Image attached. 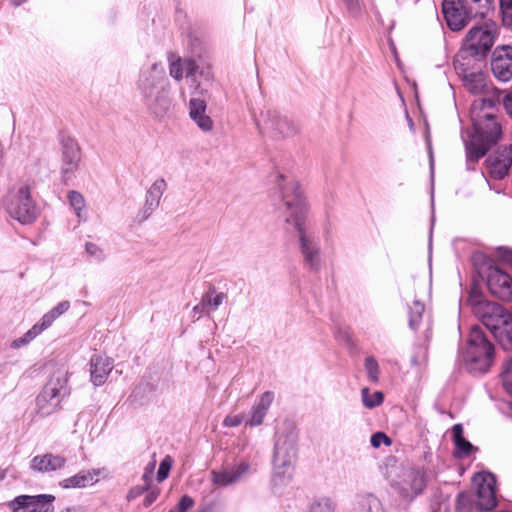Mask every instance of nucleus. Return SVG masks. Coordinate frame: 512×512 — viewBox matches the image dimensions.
<instances>
[{"mask_svg": "<svg viewBox=\"0 0 512 512\" xmlns=\"http://www.w3.org/2000/svg\"><path fill=\"white\" fill-rule=\"evenodd\" d=\"M502 103L507 114L512 118V94L493 88L491 98L483 97L471 106L473 129L463 134L466 151V166L474 170V164L497 144L502 135L500 123L494 114L496 104Z\"/></svg>", "mask_w": 512, "mask_h": 512, "instance_id": "f257e3e1", "label": "nucleus"}, {"mask_svg": "<svg viewBox=\"0 0 512 512\" xmlns=\"http://www.w3.org/2000/svg\"><path fill=\"white\" fill-rule=\"evenodd\" d=\"M282 181L283 184L279 186L287 213L286 223L293 225L297 232L304 266L310 271L318 272L322 267L320 240L307 220L308 209L300 185L294 180Z\"/></svg>", "mask_w": 512, "mask_h": 512, "instance_id": "f03ea898", "label": "nucleus"}, {"mask_svg": "<svg viewBox=\"0 0 512 512\" xmlns=\"http://www.w3.org/2000/svg\"><path fill=\"white\" fill-rule=\"evenodd\" d=\"M136 86L144 105L151 113L159 117L168 111L171 99L162 65L153 63L142 67Z\"/></svg>", "mask_w": 512, "mask_h": 512, "instance_id": "7ed1b4c3", "label": "nucleus"}, {"mask_svg": "<svg viewBox=\"0 0 512 512\" xmlns=\"http://www.w3.org/2000/svg\"><path fill=\"white\" fill-rule=\"evenodd\" d=\"M469 302L473 306L474 313L482 319L483 324L491 331L503 349H511L512 315L501 305L482 300L475 292L471 293Z\"/></svg>", "mask_w": 512, "mask_h": 512, "instance_id": "20e7f679", "label": "nucleus"}, {"mask_svg": "<svg viewBox=\"0 0 512 512\" xmlns=\"http://www.w3.org/2000/svg\"><path fill=\"white\" fill-rule=\"evenodd\" d=\"M497 25L494 22H485L480 26L472 27L463 40L462 46L455 59L483 62L494 45L497 37Z\"/></svg>", "mask_w": 512, "mask_h": 512, "instance_id": "39448f33", "label": "nucleus"}, {"mask_svg": "<svg viewBox=\"0 0 512 512\" xmlns=\"http://www.w3.org/2000/svg\"><path fill=\"white\" fill-rule=\"evenodd\" d=\"M495 477L492 473L481 472L473 477L477 487L475 497L468 493H460L456 501V512L490 511L496 506Z\"/></svg>", "mask_w": 512, "mask_h": 512, "instance_id": "423d86ee", "label": "nucleus"}, {"mask_svg": "<svg viewBox=\"0 0 512 512\" xmlns=\"http://www.w3.org/2000/svg\"><path fill=\"white\" fill-rule=\"evenodd\" d=\"M494 360V346L478 326L471 328L467 346L463 352L466 368L473 373H485Z\"/></svg>", "mask_w": 512, "mask_h": 512, "instance_id": "0eeeda50", "label": "nucleus"}, {"mask_svg": "<svg viewBox=\"0 0 512 512\" xmlns=\"http://www.w3.org/2000/svg\"><path fill=\"white\" fill-rule=\"evenodd\" d=\"M432 477L433 473L424 467H406L393 480L392 487L409 503L424 492Z\"/></svg>", "mask_w": 512, "mask_h": 512, "instance_id": "6e6552de", "label": "nucleus"}, {"mask_svg": "<svg viewBox=\"0 0 512 512\" xmlns=\"http://www.w3.org/2000/svg\"><path fill=\"white\" fill-rule=\"evenodd\" d=\"M9 215L23 225L32 224L39 215V209L31 196L28 185L14 187L6 198Z\"/></svg>", "mask_w": 512, "mask_h": 512, "instance_id": "1a4fd4ad", "label": "nucleus"}, {"mask_svg": "<svg viewBox=\"0 0 512 512\" xmlns=\"http://www.w3.org/2000/svg\"><path fill=\"white\" fill-rule=\"evenodd\" d=\"M68 393L66 372L58 370L36 398L37 411L42 416L55 412L61 399Z\"/></svg>", "mask_w": 512, "mask_h": 512, "instance_id": "9d476101", "label": "nucleus"}, {"mask_svg": "<svg viewBox=\"0 0 512 512\" xmlns=\"http://www.w3.org/2000/svg\"><path fill=\"white\" fill-rule=\"evenodd\" d=\"M257 126L261 133L269 134L276 139L292 137L299 130L291 119L272 109L261 114Z\"/></svg>", "mask_w": 512, "mask_h": 512, "instance_id": "9b49d317", "label": "nucleus"}, {"mask_svg": "<svg viewBox=\"0 0 512 512\" xmlns=\"http://www.w3.org/2000/svg\"><path fill=\"white\" fill-rule=\"evenodd\" d=\"M60 174L64 183L75 178L82 161V151L78 142L66 135L60 138Z\"/></svg>", "mask_w": 512, "mask_h": 512, "instance_id": "f8f14e48", "label": "nucleus"}, {"mask_svg": "<svg viewBox=\"0 0 512 512\" xmlns=\"http://www.w3.org/2000/svg\"><path fill=\"white\" fill-rule=\"evenodd\" d=\"M298 431L292 422H284L276 432L274 459L282 464L285 461L294 462L297 455Z\"/></svg>", "mask_w": 512, "mask_h": 512, "instance_id": "ddd939ff", "label": "nucleus"}, {"mask_svg": "<svg viewBox=\"0 0 512 512\" xmlns=\"http://www.w3.org/2000/svg\"><path fill=\"white\" fill-rule=\"evenodd\" d=\"M482 67L483 62L454 59V68L464 87L473 94H479L486 88V76Z\"/></svg>", "mask_w": 512, "mask_h": 512, "instance_id": "4468645a", "label": "nucleus"}, {"mask_svg": "<svg viewBox=\"0 0 512 512\" xmlns=\"http://www.w3.org/2000/svg\"><path fill=\"white\" fill-rule=\"evenodd\" d=\"M55 497L48 494L20 495L8 503L12 512H54Z\"/></svg>", "mask_w": 512, "mask_h": 512, "instance_id": "2eb2a0df", "label": "nucleus"}, {"mask_svg": "<svg viewBox=\"0 0 512 512\" xmlns=\"http://www.w3.org/2000/svg\"><path fill=\"white\" fill-rule=\"evenodd\" d=\"M255 471V467L249 462L239 461L231 467L224 468L220 471L213 470L211 472L212 482L216 486L226 487L245 479Z\"/></svg>", "mask_w": 512, "mask_h": 512, "instance_id": "dca6fc26", "label": "nucleus"}, {"mask_svg": "<svg viewBox=\"0 0 512 512\" xmlns=\"http://www.w3.org/2000/svg\"><path fill=\"white\" fill-rule=\"evenodd\" d=\"M487 286L495 297L504 301L512 300V279L498 267L489 268Z\"/></svg>", "mask_w": 512, "mask_h": 512, "instance_id": "f3484780", "label": "nucleus"}, {"mask_svg": "<svg viewBox=\"0 0 512 512\" xmlns=\"http://www.w3.org/2000/svg\"><path fill=\"white\" fill-rule=\"evenodd\" d=\"M491 70L494 77L501 82L512 79V47H497L492 54Z\"/></svg>", "mask_w": 512, "mask_h": 512, "instance_id": "a211bd4d", "label": "nucleus"}, {"mask_svg": "<svg viewBox=\"0 0 512 512\" xmlns=\"http://www.w3.org/2000/svg\"><path fill=\"white\" fill-rule=\"evenodd\" d=\"M107 470L105 468H93L81 470L75 475L67 477L59 482L63 489H80L93 486L99 481L100 477L105 478Z\"/></svg>", "mask_w": 512, "mask_h": 512, "instance_id": "6ab92c4d", "label": "nucleus"}, {"mask_svg": "<svg viewBox=\"0 0 512 512\" xmlns=\"http://www.w3.org/2000/svg\"><path fill=\"white\" fill-rule=\"evenodd\" d=\"M486 164L491 177L498 180L503 179L512 166V146L498 149L486 159Z\"/></svg>", "mask_w": 512, "mask_h": 512, "instance_id": "aec40b11", "label": "nucleus"}, {"mask_svg": "<svg viewBox=\"0 0 512 512\" xmlns=\"http://www.w3.org/2000/svg\"><path fill=\"white\" fill-rule=\"evenodd\" d=\"M458 3V0H444L442 4L446 24L453 31H460L473 18L465 13V10Z\"/></svg>", "mask_w": 512, "mask_h": 512, "instance_id": "412c9836", "label": "nucleus"}, {"mask_svg": "<svg viewBox=\"0 0 512 512\" xmlns=\"http://www.w3.org/2000/svg\"><path fill=\"white\" fill-rule=\"evenodd\" d=\"M67 459L58 454L45 453L34 456L30 461V468L40 473H51L63 469Z\"/></svg>", "mask_w": 512, "mask_h": 512, "instance_id": "4be33fe9", "label": "nucleus"}, {"mask_svg": "<svg viewBox=\"0 0 512 512\" xmlns=\"http://www.w3.org/2000/svg\"><path fill=\"white\" fill-rule=\"evenodd\" d=\"M113 369V360L102 354H95L90 359L91 381L95 386L103 385Z\"/></svg>", "mask_w": 512, "mask_h": 512, "instance_id": "5701e85b", "label": "nucleus"}, {"mask_svg": "<svg viewBox=\"0 0 512 512\" xmlns=\"http://www.w3.org/2000/svg\"><path fill=\"white\" fill-rule=\"evenodd\" d=\"M206 101L200 98L192 97L189 101V115L199 129L203 132H210L213 129V121L206 114Z\"/></svg>", "mask_w": 512, "mask_h": 512, "instance_id": "b1692460", "label": "nucleus"}, {"mask_svg": "<svg viewBox=\"0 0 512 512\" xmlns=\"http://www.w3.org/2000/svg\"><path fill=\"white\" fill-rule=\"evenodd\" d=\"M274 400V393L271 391L264 392L258 402H256L250 411L249 419L245 422L246 426L254 427L262 424L268 409Z\"/></svg>", "mask_w": 512, "mask_h": 512, "instance_id": "393cba45", "label": "nucleus"}, {"mask_svg": "<svg viewBox=\"0 0 512 512\" xmlns=\"http://www.w3.org/2000/svg\"><path fill=\"white\" fill-rule=\"evenodd\" d=\"M465 13L473 18H484L493 9L492 0H458Z\"/></svg>", "mask_w": 512, "mask_h": 512, "instance_id": "a878e982", "label": "nucleus"}, {"mask_svg": "<svg viewBox=\"0 0 512 512\" xmlns=\"http://www.w3.org/2000/svg\"><path fill=\"white\" fill-rule=\"evenodd\" d=\"M293 463L285 461L284 464L273 458V475L272 483L274 486H282L287 484L293 475Z\"/></svg>", "mask_w": 512, "mask_h": 512, "instance_id": "bb28decb", "label": "nucleus"}, {"mask_svg": "<svg viewBox=\"0 0 512 512\" xmlns=\"http://www.w3.org/2000/svg\"><path fill=\"white\" fill-rule=\"evenodd\" d=\"M453 441L456 446V453L459 457H467L475 449L474 446L463 436V427L461 424H455L452 427Z\"/></svg>", "mask_w": 512, "mask_h": 512, "instance_id": "cd10ccee", "label": "nucleus"}, {"mask_svg": "<svg viewBox=\"0 0 512 512\" xmlns=\"http://www.w3.org/2000/svg\"><path fill=\"white\" fill-rule=\"evenodd\" d=\"M166 189L167 183L163 178L155 180L146 192L144 203L157 209Z\"/></svg>", "mask_w": 512, "mask_h": 512, "instance_id": "c85d7f7f", "label": "nucleus"}, {"mask_svg": "<svg viewBox=\"0 0 512 512\" xmlns=\"http://www.w3.org/2000/svg\"><path fill=\"white\" fill-rule=\"evenodd\" d=\"M70 308L69 301H62L58 303L54 308H52L50 311L45 313L42 318L39 320L38 324L43 328L45 331L48 329L53 322L62 314H64L68 309Z\"/></svg>", "mask_w": 512, "mask_h": 512, "instance_id": "c756f323", "label": "nucleus"}, {"mask_svg": "<svg viewBox=\"0 0 512 512\" xmlns=\"http://www.w3.org/2000/svg\"><path fill=\"white\" fill-rule=\"evenodd\" d=\"M203 304L206 305L208 311H216L224 301L227 300V294L224 292H217L214 287H211L206 293L202 295Z\"/></svg>", "mask_w": 512, "mask_h": 512, "instance_id": "7c9ffc66", "label": "nucleus"}, {"mask_svg": "<svg viewBox=\"0 0 512 512\" xmlns=\"http://www.w3.org/2000/svg\"><path fill=\"white\" fill-rule=\"evenodd\" d=\"M358 512H387L381 501L372 494L364 495L358 503Z\"/></svg>", "mask_w": 512, "mask_h": 512, "instance_id": "2f4dec72", "label": "nucleus"}, {"mask_svg": "<svg viewBox=\"0 0 512 512\" xmlns=\"http://www.w3.org/2000/svg\"><path fill=\"white\" fill-rule=\"evenodd\" d=\"M43 331V328L37 322L23 336L14 339L11 342L10 347L13 349H20L32 342Z\"/></svg>", "mask_w": 512, "mask_h": 512, "instance_id": "473e14b6", "label": "nucleus"}, {"mask_svg": "<svg viewBox=\"0 0 512 512\" xmlns=\"http://www.w3.org/2000/svg\"><path fill=\"white\" fill-rule=\"evenodd\" d=\"M361 399L366 408L373 409L382 404L384 395L380 391L371 392L368 387H364L361 390Z\"/></svg>", "mask_w": 512, "mask_h": 512, "instance_id": "72a5a7b5", "label": "nucleus"}, {"mask_svg": "<svg viewBox=\"0 0 512 512\" xmlns=\"http://www.w3.org/2000/svg\"><path fill=\"white\" fill-rule=\"evenodd\" d=\"M364 368L367 379L372 384H378L380 381V367L376 358L372 355L367 356L364 360Z\"/></svg>", "mask_w": 512, "mask_h": 512, "instance_id": "f704fd0d", "label": "nucleus"}, {"mask_svg": "<svg viewBox=\"0 0 512 512\" xmlns=\"http://www.w3.org/2000/svg\"><path fill=\"white\" fill-rule=\"evenodd\" d=\"M425 311V306L419 300L413 301L412 306L409 308V326L412 330H417L422 321V316Z\"/></svg>", "mask_w": 512, "mask_h": 512, "instance_id": "c9c22d12", "label": "nucleus"}, {"mask_svg": "<svg viewBox=\"0 0 512 512\" xmlns=\"http://www.w3.org/2000/svg\"><path fill=\"white\" fill-rule=\"evenodd\" d=\"M67 199L69 205L74 210L76 216L79 219H82V213L86 208V203L83 195L78 191L72 190L68 193Z\"/></svg>", "mask_w": 512, "mask_h": 512, "instance_id": "e433bc0d", "label": "nucleus"}, {"mask_svg": "<svg viewBox=\"0 0 512 512\" xmlns=\"http://www.w3.org/2000/svg\"><path fill=\"white\" fill-rule=\"evenodd\" d=\"M335 504L330 498H319L311 503L307 512H334Z\"/></svg>", "mask_w": 512, "mask_h": 512, "instance_id": "4c0bfd02", "label": "nucleus"}, {"mask_svg": "<svg viewBox=\"0 0 512 512\" xmlns=\"http://www.w3.org/2000/svg\"><path fill=\"white\" fill-rule=\"evenodd\" d=\"M169 74L175 80H181L184 75V59H170Z\"/></svg>", "mask_w": 512, "mask_h": 512, "instance_id": "58836bf2", "label": "nucleus"}, {"mask_svg": "<svg viewBox=\"0 0 512 512\" xmlns=\"http://www.w3.org/2000/svg\"><path fill=\"white\" fill-rule=\"evenodd\" d=\"M501 376L504 388L512 395V356L505 362Z\"/></svg>", "mask_w": 512, "mask_h": 512, "instance_id": "ea45409f", "label": "nucleus"}, {"mask_svg": "<svg viewBox=\"0 0 512 512\" xmlns=\"http://www.w3.org/2000/svg\"><path fill=\"white\" fill-rule=\"evenodd\" d=\"M502 22L504 26H512V0H500Z\"/></svg>", "mask_w": 512, "mask_h": 512, "instance_id": "a19ab883", "label": "nucleus"}, {"mask_svg": "<svg viewBox=\"0 0 512 512\" xmlns=\"http://www.w3.org/2000/svg\"><path fill=\"white\" fill-rule=\"evenodd\" d=\"M342 2L352 17H359L364 10V4L361 0H342Z\"/></svg>", "mask_w": 512, "mask_h": 512, "instance_id": "79ce46f5", "label": "nucleus"}, {"mask_svg": "<svg viewBox=\"0 0 512 512\" xmlns=\"http://www.w3.org/2000/svg\"><path fill=\"white\" fill-rule=\"evenodd\" d=\"M85 250L91 258L98 262H102L106 258L103 249L95 243L87 242L85 244Z\"/></svg>", "mask_w": 512, "mask_h": 512, "instance_id": "37998d69", "label": "nucleus"}, {"mask_svg": "<svg viewBox=\"0 0 512 512\" xmlns=\"http://www.w3.org/2000/svg\"><path fill=\"white\" fill-rule=\"evenodd\" d=\"M172 463L173 459L169 455L165 456L164 459L160 462L159 469L157 471L158 482H162L168 477Z\"/></svg>", "mask_w": 512, "mask_h": 512, "instance_id": "c03bdc74", "label": "nucleus"}, {"mask_svg": "<svg viewBox=\"0 0 512 512\" xmlns=\"http://www.w3.org/2000/svg\"><path fill=\"white\" fill-rule=\"evenodd\" d=\"M194 500L189 495L181 497L178 504L172 508L169 512H188L194 506Z\"/></svg>", "mask_w": 512, "mask_h": 512, "instance_id": "a18cd8bd", "label": "nucleus"}, {"mask_svg": "<svg viewBox=\"0 0 512 512\" xmlns=\"http://www.w3.org/2000/svg\"><path fill=\"white\" fill-rule=\"evenodd\" d=\"M370 443L372 447L379 448L382 444H385L386 446H390L392 441L391 439L383 432H376L372 434Z\"/></svg>", "mask_w": 512, "mask_h": 512, "instance_id": "49530a36", "label": "nucleus"}, {"mask_svg": "<svg viewBox=\"0 0 512 512\" xmlns=\"http://www.w3.org/2000/svg\"><path fill=\"white\" fill-rule=\"evenodd\" d=\"M156 210V208L152 207V206H148V204L144 203L143 207L138 211L137 215H136V221L138 223H142L144 221H146L152 214L153 212Z\"/></svg>", "mask_w": 512, "mask_h": 512, "instance_id": "de8ad7c7", "label": "nucleus"}, {"mask_svg": "<svg viewBox=\"0 0 512 512\" xmlns=\"http://www.w3.org/2000/svg\"><path fill=\"white\" fill-rule=\"evenodd\" d=\"M198 70V65L193 59H184V74L187 78H193Z\"/></svg>", "mask_w": 512, "mask_h": 512, "instance_id": "09e8293b", "label": "nucleus"}, {"mask_svg": "<svg viewBox=\"0 0 512 512\" xmlns=\"http://www.w3.org/2000/svg\"><path fill=\"white\" fill-rule=\"evenodd\" d=\"M244 421L242 414L227 415L223 420L225 427H237Z\"/></svg>", "mask_w": 512, "mask_h": 512, "instance_id": "8fccbe9b", "label": "nucleus"}, {"mask_svg": "<svg viewBox=\"0 0 512 512\" xmlns=\"http://www.w3.org/2000/svg\"><path fill=\"white\" fill-rule=\"evenodd\" d=\"M148 490V485L145 486H134L132 487L128 494H127V500L131 501L136 499L137 497L141 496L144 492Z\"/></svg>", "mask_w": 512, "mask_h": 512, "instance_id": "3c124183", "label": "nucleus"}, {"mask_svg": "<svg viewBox=\"0 0 512 512\" xmlns=\"http://www.w3.org/2000/svg\"><path fill=\"white\" fill-rule=\"evenodd\" d=\"M498 257L502 261L512 265V250L501 247L498 249Z\"/></svg>", "mask_w": 512, "mask_h": 512, "instance_id": "603ef678", "label": "nucleus"}, {"mask_svg": "<svg viewBox=\"0 0 512 512\" xmlns=\"http://www.w3.org/2000/svg\"><path fill=\"white\" fill-rule=\"evenodd\" d=\"M158 495H159L158 490H152V491L148 492L143 500V506L147 508L150 505H152L156 501Z\"/></svg>", "mask_w": 512, "mask_h": 512, "instance_id": "864d4df0", "label": "nucleus"}, {"mask_svg": "<svg viewBox=\"0 0 512 512\" xmlns=\"http://www.w3.org/2000/svg\"><path fill=\"white\" fill-rule=\"evenodd\" d=\"M193 312L201 316L203 313H208L209 311L206 305L203 304V300L201 299L200 303L193 307Z\"/></svg>", "mask_w": 512, "mask_h": 512, "instance_id": "5fc2aeb1", "label": "nucleus"}, {"mask_svg": "<svg viewBox=\"0 0 512 512\" xmlns=\"http://www.w3.org/2000/svg\"><path fill=\"white\" fill-rule=\"evenodd\" d=\"M432 512H449V505L445 502L437 503L432 507Z\"/></svg>", "mask_w": 512, "mask_h": 512, "instance_id": "6e6d98bb", "label": "nucleus"}, {"mask_svg": "<svg viewBox=\"0 0 512 512\" xmlns=\"http://www.w3.org/2000/svg\"><path fill=\"white\" fill-rule=\"evenodd\" d=\"M428 150H429L430 166H431V169H433L434 160H433L431 145L429 143H428Z\"/></svg>", "mask_w": 512, "mask_h": 512, "instance_id": "4d7b16f0", "label": "nucleus"}, {"mask_svg": "<svg viewBox=\"0 0 512 512\" xmlns=\"http://www.w3.org/2000/svg\"><path fill=\"white\" fill-rule=\"evenodd\" d=\"M6 470H2L0 469V481H2L3 479H5L6 477Z\"/></svg>", "mask_w": 512, "mask_h": 512, "instance_id": "13d9d810", "label": "nucleus"}, {"mask_svg": "<svg viewBox=\"0 0 512 512\" xmlns=\"http://www.w3.org/2000/svg\"><path fill=\"white\" fill-rule=\"evenodd\" d=\"M25 0H11V2L14 4V5H20L24 2Z\"/></svg>", "mask_w": 512, "mask_h": 512, "instance_id": "bf43d9fd", "label": "nucleus"}, {"mask_svg": "<svg viewBox=\"0 0 512 512\" xmlns=\"http://www.w3.org/2000/svg\"><path fill=\"white\" fill-rule=\"evenodd\" d=\"M199 512H208V511H207L206 509H203V510H201V511H199Z\"/></svg>", "mask_w": 512, "mask_h": 512, "instance_id": "052dcab7", "label": "nucleus"}]
</instances>
